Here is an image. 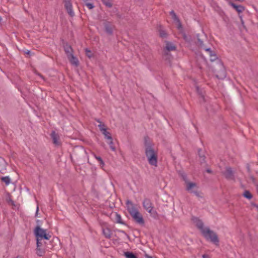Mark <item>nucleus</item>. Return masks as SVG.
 <instances>
[{
	"label": "nucleus",
	"mask_w": 258,
	"mask_h": 258,
	"mask_svg": "<svg viewBox=\"0 0 258 258\" xmlns=\"http://www.w3.org/2000/svg\"><path fill=\"white\" fill-rule=\"evenodd\" d=\"M191 220L206 240H210L216 245H219V240L214 231L211 230L209 227L205 226L203 222L198 218L192 217Z\"/></svg>",
	"instance_id": "nucleus-1"
},
{
	"label": "nucleus",
	"mask_w": 258,
	"mask_h": 258,
	"mask_svg": "<svg viewBox=\"0 0 258 258\" xmlns=\"http://www.w3.org/2000/svg\"><path fill=\"white\" fill-rule=\"evenodd\" d=\"M145 153L149 164L154 167L158 166V151L154 148L153 143L148 140L147 138L145 139Z\"/></svg>",
	"instance_id": "nucleus-2"
},
{
	"label": "nucleus",
	"mask_w": 258,
	"mask_h": 258,
	"mask_svg": "<svg viewBox=\"0 0 258 258\" xmlns=\"http://www.w3.org/2000/svg\"><path fill=\"white\" fill-rule=\"evenodd\" d=\"M126 206L128 212L134 220L141 225L144 224V220L141 214L135 207L133 203L130 201L126 202Z\"/></svg>",
	"instance_id": "nucleus-3"
},
{
	"label": "nucleus",
	"mask_w": 258,
	"mask_h": 258,
	"mask_svg": "<svg viewBox=\"0 0 258 258\" xmlns=\"http://www.w3.org/2000/svg\"><path fill=\"white\" fill-rule=\"evenodd\" d=\"M186 189L189 192L194 194L199 199H202L203 198V193L198 190V186L195 182H187Z\"/></svg>",
	"instance_id": "nucleus-4"
},
{
	"label": "nucleus",
	"mask_w": 258,
	"mask_h": 258,
	"mask_svg": "<svg viewBox=\"0 0 258 258\" xmlns=\"http://www.w3.org/2000/svg\"><path fill=\"white\" fill-rule=\"evenodd\" d=\"M46 230L41 228L39 226H37L34 230V234L37 238L44 239L48 240L51 236L49 234H47Z\"/></svg>",
	"instance_id": "nucleus-5"
},
{
	"label": "nucleus",
	"mask_w": 258,
	"mask_h": 258,
	"mask_svg": "<svg viewBox=\"0 0 258 258\" xmlns=\"http://www.w3.org/2000/svg\"><path fill=\"white\" fill-rule=\"evenodd\" d=\"M222 173L227 180H235L234 173L231 167H226Z\"/></svg>",
	"instance_id": "nucleus-6"
},
{
	"label": "nucleus",
	"mask_w": 258,
	"mask_h": 258,
	"mask_svg": "<svg viewBox=\"0 0 258 258\" xmlns=\"http://www.w3.org/2000/svg\"><path fill=\"white\" fill-rule=\"evenodd\" d=\"M63 2L64 3V7L70 16L73 17L75 15V13L73 10V6L71 0H63Z\"/></svg>",
	"instance_id": "nucleus-7"
},
{
	"label": "nucleus",
	"mask_w": 258,
	"mask_h": 258,
	"mask_svg": "<svg viewBox=\"0 0 258 258\" xmlns=\"http://www.w3.org/2000/svg\"><path fill=\"white\" fill-rule=\"evenodd\" d=\"M143 206L144 208L147 211L152 208H154L153 204L149 199H145L143 201Z\"/></svg>",
	"instance_id": "nucleus-8"
},
{
	"label": "nucleus",
	"mask_w": 258,
	"mask_h": 258,
	"mask_svg": "<svg viewBox=\"0 0 258 258\" xmlns=\"http://www.w3.org/2000/svg\"><path fill=\"white\" fill-rule=\"evenodd\" d=\"M51 138L52 139L53 143L56 146H59L60 144L59 142V137L58 135L55 133V131H52L50 134Z\"/></svg>",
	"instance_id": "nucleus-9"
},
{
	"label": "nucleus",
	"mask_w": 258,
	"mask_h": 258,
	"mask_svg": "<svg viewBox=\"0 0 258 258\" xmlns=\"http://www.w3.org/2000/svg\"><path fill=\"white\" fill-rule=\"evenodd\" d=\"M105 31L108 35H112L113 33L112 26L109 22H105L104 23Z\"/></svg>",
	"instance_id": "nucleus-10"
},
{
	"label": "nucleus",
	"mask_w": 258,
	"mask_h": 258,
	"mask_svg": "<svg viewBox=\"0 0 258 258\" xmlns=\"http://www.w3.org/2000/svg\"><path fill=\"white\" fill-rule=\"evenodd\" d=\"M102 232L105 238L110 239L111 237V231L109 228L102 227Z\"/></svg>",
	"instance_id": "nucleus-11"
},
{
	"label": "nucleus",
	"mask_w": 258,
	"mask_h": 258,
	"mask_svg": "<svg viewBox=\"0 0 258 258\" xmlns=\"http://www.w3.org/2000/svg\"><path fill=\"white\" fill-rule=\"evenodd\" d=\"M64 50L68 57L73 54V50L70 45L66 44L64 46Z\"/></svg>",
	"instance_id": "nucleus-12"
},
{
	"label": "nucleus",
	"mask_w": 258,
	"mask_h": 258,
	"mask_svg": "<svg viewBox=\"0 0 258 258\" xmlns=\"http://www.w3.org/2000/svg\"><path fill=\"white\" fill-rule=\"evenodd\" d=\"M69 60H70L71 63L76 67L78 66L79 65V61L78 58L75 57L74 54L71 55L70 57H68Z\"/></svg>",
	"instance_id": "nucleus-13"
},
{
	"label": "nucleus",
	"mask_w": 258,
	"mask_h": 258,
	"mask_svg": "<svg viewBox=\"0 0 258 258\" xmlns=\"http://www.w3.org/2000/svg\"><path fill=\"white\" fill-rule=\"evenodd\" d=\"M154 208H152L147 212L150 214L151 216L155 219H158L159 218V215L156 211L153 210Z\"/></svg>",
	"instance_id": "nucleus-14"
},
{
	"label": "nucleus",
	"mask_w": 258,
	"mask_h": 258,
	"mask_svg": "<svg viewBox=\"0 0 258 258\" xmlns=\"http://www.w3.org/2000/svg\"><path fill=\"white\" fill-rule=\"evenodd\" d=\"M230 5L239 13L242 12L244 10V8L241 5H236L233 3H231Z\"/></svg>",
	"instance_id": "nucleus-15"
},
{
	"label": "nucleus",
	"mask_w": 258,
	"mask_h": 258,
	"mask_svg": "<svg viewBox=\"0 0 258 258\" xmlns=\"http://www.w3.org/2000/svg\"><path fill=\"white\" fill-rule=\"evenodd\" d=\"M198 43H199V46L201 47V48H202L203 49L205 50V51L208 52H210V53H212V50L211 49V48H207L204 44V42L202 40H201L200 39L198 38Z\"/></svg>",
	"instance_id": "nucleus-16"
},
{
	"label": "nucleus",
	"mask_w": 258,
	"mask_h": 258,
	"mask_svg": "<svg viewBox=\"0 0 258 258\" xmlns=\"http://www.w3.org/2000/svg\"><path fill=\"white\" fill-rule=\"evenodd\" d=\"M198 43H199V46L201 47V48H202L203 49L205 50V51L208 52H210V53H212V50L211 49V48H207L204 44V42L202 40H201L200 39L198 38Z\"/></svg>",
	"instance_id": "nucleus-17"
},
{
	"label": "nucleus",
	"mask_w": 258,
	"mask_h": 258,
	"mask_svg": "<svg viewBox=\"0 0 258 258\" xmlns=\"http://www.w3.org/2000/svg\"><path fill=\"white\" fill-rule=\"evenodd\" d=\"M198 43H199V46L201 47V48H202L203 49L205 50V51L208 52H210V53H212V50L211 49V48H207L204 44V42L202 40H201L200 39L198 38Z\"/></svg>",
	"instance_id": "nucleus-18"
},
{
	"label": "nucleus",
	"mask_w": 258,
	"mask_h": 258,
	"mask_svg": "<svg viewBox=\"0 0 258 258\" xmlns=\"http://www.w3.org/2000/svg\"><path fill=\"white\" fill-rule=\"evenodd\" d=\"M165 48L168 51H174L176 49V46L171 42H166Z\"/></svg>",
	"instance_id": "nucleus-19"
},
{
	"label": "nucleus",
	"mask_w": 258,
	"mask_h": 258,
	"mask_svg": "<svg viewBox=\"0 0 258 258\" xmlns=\"http://www.w3.org/2000/svg\"><path fill=\"white\" fill-rule=\"evenodd\" d=\"M45 253L44 249L41 248L40 247H37L36 248V253L38 256H43Z\"/></svg>",
	"instance_id": "nucleus-20"
},
{
	"label": "nucleus",
	"mask_w": 258,
	"mask_h": 258,
	"mask_svg": "<svg viewBox=\"0 0 258 258\" xmlns=\"http://www.w3.org/2000/svg\"><path fill=\"white\" fill-rule=\"evenodd\" d=\"M102 134L104 135V138L107 140H110L112 138L111 134L107 132V130L102 132Z\"/></svg>",
	"instance_id": "nucleus-21"
},
{
	"label": "nucleus",
	"mask_w": 258,
	"mask_h": 258,
	"mask_svg": "<svg viewBox=\"0 0 258 258\" xmlns=\"http://www.w3.org/2000/svg\"><path fill=\"white\" fill-rule=\"evenodd\" d=\"M102 3L107 7L111 8L112 4L111 0H101Z\"/></svg>",
	"instance_id": "nucleus-22"
},
{
	"label": "nucleus",
	"mask_w": 258,
	"mask_h": 258,
	"mask_svg": "<svg viewBox=\"0 0 258 258\" xmlns=\"http://www.w3.org/2000/svg\"><path fill=\"white\" fill-rule=\"evenodd\" d=\"M160 36L162 38H166L167 36V34L166 32V31L163 29L162 28H160L159 30Z\"/></svg>",
	"instance_id": "nucleus-23"
},
{
	"label": "nucleus",
	"mask_w": 258,
	"mask_h": 258,
	"mask_svg": "<svg viewBox=\"0 0 258 258\" xmlns=\"http://www.w3.org/2000/svg\"><path fill=\"white\" fill-rule=\"evenodd\" d=\"M107 142L108 144V145H109V147H110V148L111 149V150L113 151H115L116 149H115V146L113 145L112 138L110 140H107Z\"/></svg>",
	"instance_id": "nucleus-24"
},
{
	"label": "nucleus",
	"mask_w": 258,
	"mask_h": 258,
	"mask_svg": "<svg viewBox=\"0 0 258 258\" xmlns=\"http://www.w3.org/2000/svg\"><path fill=\"white\" fill-rule=\"evenodd\" d=\"M243 196L244 198L248 199H250L252 197L251 194L248 190H245L243 194Z\"/></svg>",
	"instance_id": "nucleus-25"
},
{
	"label": "nucleus",
	"mask_w": 258,
	"mask_h": 258,
	"mask_svg": "<svg viewBox=\"0 0 258 258\" xmlns=\"http://www.w3.org/2000/svg\"><path fill=\"white\" fill-rule=\"evenodd\" d=\"M115 220H116L117 223H120V224H123V222L122 221L121 217L120 215H119L116 213L115 214Z\"/></svg>",
	"instance_id": "nucleus-26"
},
{
	"label": "nucleus",
	"mask_w": 258,
	"mask_h": 258,
	"mask_svg": "<svg viewBox=\"0 0 258 258\" xmlns=\"http://www.w3.org/2000/svg\"><path fill=\"white\" fill-rule=\"evenodd\" d=\"M124 255L126 258H137V257L133 252H125Z\"/></svg>",
	"instance_id": "nucleus-27"
},
{
	"label": "nucleus",
	"mask_w": 258,
	"mask_h": 258,
	"mask_svg": "<svg viewBox=\"0 0 258 258\" xmlns=\"http://www.w3.org/2000/svg\"><path fill=\"white\" fill-rule=\"evenodd\" d=\"M2 181L5 182L7 185H8L11 181V179L9 176H5L2 177Z\"/></svg>",
	"instance_id": "nucleus-28"
},
{
	"label": "nucleus",
	"mask_w": 258,
	"mask_h": 258,
	"mask_svg": "<svg viewBox=\"0 0 258 258\" xmlns=\"http://www.w3.org/2000/svg\"><path fill=\"white\" fill-rule=\"evenodd\" d=\"M98 126L101 133L106 131V126L103 123L99 124Z\"/></svg>",
	"instance_id": "nucleus-29"
},
{
	"label": "nucleus",
	"mask_w": 258,
	"mask_h": 258,
	"mask_svg": "<svg viewBox=\"0 0 258 258\" xmlns=\"http://www.w3.org/2000/svg\"><path fill=\"white\" fill-rule=\"evenodd\" d=\"M170 14L172 16V18L174 21L176 20H178L179 18H178V17L177 16L176 14H175L173 10L170 11Z\"/></svg>",
	"instance_id": "nucleus-30"
},
{
	"label": "nucleus",
	"mask_w": 258,
	"mask_h": 258,
	"mask_svg": "<svg viewBox=\"0 0 258 258\" xmlns=\"http://www.w3.org/2000/svg\"><path fill=\"white\" fill-rule=\"evenodd\" d=\"M221 68L222 69L221 71V76L220 77H219V75L218 74L217 75V77L219 78H222V77L224 78L226 76L225 71L224 69H223V66L222 64H221Z\"/></svg>",
	"instance_id": "nucleus-31"
},
{
	"label": "nucleus",
	"mask_w": 258,
	"mask_h": 258,
	"mask_svg": "<svg viewBox=\"0 0 258 258\" xmlns=\"http://www.w3.org/2000/svg\"><path fill=\"white\" fill-rule=\"evenodd\" d=\"M95 158L99 162V164L101 166H103L104 165V162L100 157L95 155Z\"/></svg>",
	"instance_id": "nucleus-32"
},
{
	"label": "nucleus",
	"mask_w": 258,
	"mask_h": 258,
	"mask_svg": "<svg viewBox=\"0 0 258 258\" xmlns=\"http://www.w3.org/2000/svg\"><path fill=\"white\" fill-rule=\"evenodd\" d=\"M210 56L211 61H213L217 59L216 55L215 54L214 52L212 51V53L209 52Z\"/></svg>",
	"instance_id": "nucleus-33"
},
{
	"label": "nucleus",
	"mask_w": 258,
	"mask_h": 258,
	"mask_svg": "<svg viewBox=\"0 0 258 258\" xmlns=\"http://www.w3.org/2000/svg\"><path fill=\"white\" fill-rule=\"evenodd\" d=\"M5 164V161L4 159L0 157V171L3 169Z\"/></svg>",
	"instance_id": "nucleus-34"
},
{
	"label": "nucleus",
	"mask_w": 258,
	"mask_h": 258,
	"mask_svg": "<svg viewBox=\"0 0 258 258\" xmlns=\"http://www.w3.org/2000/svg\"><path fill=\"white\" fill-rule=\"evenodd\" d=\"M181 176L182 177L183 180L185 181L186 184L187 183V182H189V181H188L187 176L185 173H182L180 174Z\"/></svg>",
	"instance_id": "nucleus-35"
},
{
	"label": "nucleus",
	"mask_w": 258,
	"mask_h": 258,
	"mask_svg": "<svg viewBox=\"0 0 258 258\" xmlns=\"http://www.w3.org/2000/svg\"><path fill=\"white\" fill-rule=\"evenodd\" d=\"M43 239H41L40 238H37V247H40L42 246L43 244L41 242L42 240Z\"/></svg>",
	"instance_id": "nucleus-36"
},
{
	"label": "nucleus",
	"mask_w": 258,
	"mask_h": 258,
	"mask_svg": "<svg viewBox=\"0 0 258 258\" xmlns=\"http://www.w3.org/2000/svg\"><path fill=\"white\" fill-rule=\"evenodd\" d=\"M85 52H86V55L88 57L91 58L92 57V54L91 51L89 49H88V48H86L85 49Z\"/></svg>",
	"instance_id": "nucleus-37"
},
{
	"label": "nucleus",
	"mask_w": 258,
	"mask_h": 258,
	"mask_svg": "<svg viewBox=\"0 0 258 258\" xmlns=\"http://www.w3.org/2000/svg\"><path fill=\"white\" fill-rule=\"evenodd\" d=\"M175 22L177 23V28L179 30H181L182 29V25H181V23L180 22V21L179 19H178V20H176L175 21Z\"/></svg>",
	"instance_id": "nucleus-38"
},
{
	"label": "nucleus",
	"mask_w": 258,
	"mask_h": 258,
	"mask_svg": "<svg viewBox=\"0 0 258 258\" xmlns=\"http://www.w3.org/2000/svg\"><path fill=\"white\" fill-rule=\"evenodd\" d=\"M85 5L90 10L92 9L94 7L93 4L92 3H86Z\"/></svg>",
	"instance_id": "nucleus-39"
},
{
	"label": "nucleus",
	"mask_w": 258,
	"mask_h": 258,
	"mask_svg": "<svg viewBox=\"0 0 258 258\" xmlns=\"http://www.w3.org/2000/svg\"><path fill=\"white\" fill-rule=\"evenodd\" d=\"M201 150H199V157H200V161L201 163H203V162H205V156L204 155H201L200 152Z\"/></svg>",
	"instance_id": "nucleus-40"
},
{
	"label": "nucleus",
	"mask_w": 258,
	"mask_h": 258,
	"mask_svg": "<svg viewBox=\"0 0 258 258\" xmlns=\"http://www.w3.org/2000/svg\"><path fill=\"white\" fill-rule=\"evenodd\" d=\"M116 231L118 232H120V233H122L123 234H124L125 235H126L127 237H129V236L126 233V232L122 230H120V229H117Z\"/></svg>",
	"instance_id": "nucleus-41"
},
{
	"label": "nucleus",
	"mask_w": 258,
	"mask_h": 258,
	"mask_svg": "<svg viewBox=\"0 0 258 258\" xmlns=\"http://www.w3.org/2000/svg\"><path fill=\"white\" fill-rule=\"evenodd\" d=\"M203 258H209V256L207 254H203L202 255Z\"/></svg>",
	"instance_id": "nucleus-42"
},
{
	"label": "nucleus",
	"mask_w": 258,
	"mask_h": 258,
	"mask_svg": "<svg viewBox=\"0 0 258 258\" xmlns=\"http://www.w3.org/2000/svg\"><path fill=\"white\" fill-rule=\"evenodd\" d=\"M95 120L99 123V124L102 123V122L99 119H95Z\"/></svg>",
	"instance_id": "nucleus-43"
},
{
	"label": "nucleus",
	"mask_w": 258,
	"mask_h": 258,
	"mask_svg": "<svg viewBox=\"0 0 258 258\" xmlns=\"http://www.w3.org/2000/svg\"><path fill=\"white\" fill-rule=\"evenodd\" d=\"M206 171H207V172L208 173H211L212 172L211 170L209 169H207V170H206Z\"/></svg>",
	"instance_id": "nucleus-44"
},
{
	"label": "nucleus",
	"mask_w": 258,
	"mask_h": 258,
	"mask_svg": "<svg viewBox=\"0 0 258 258\" xmlns=\"http://www.w3.org/2000/svg\"><path fill=\"white\" fill-rule=\"evenodd\" d=\"M252 206L258 208V206L255 204H251Z\"/></svg>",
	"instance_id": "nucleus-45"
},
{
	"label": "nucleus",
	"mask_w": 258,
	"mask_h": 258,
	"mask_svg": "<svg viewBox=\"0 0 258 258\" xmlns=\"http://www.w3.org/2000/svg\"><path fill=\"white\" fill-rule=\"evenodd\" d=\"M16 258H23V257L20 256H18Z\"/></svg>",
	"instance_id": "nucleus-46"
},
{
	"label": "nucleus",
	"mask_w": 258,
	"mask_h": 258,
	"mask_svg": "<svg viewBox=\"0 0 258 258\" xmlns=\"http://www.w3.org/2000/svg\"><path fill=\"white\" fill-rule=\"evenodd\" d=\"M38 211V207H37V208L36 214L37 213Z\"/></svg>",
	"instance_id": "nucleus-47"
},
{
	"label": "nucleus",
	"mask_w": 258,
	"mask_h": 258,
	"mask_svg": "<svg viewBox=\"0 0 258 258\" xmlns=\"http://www.w3.org/2000/svg\"><path fill=\"white\" fill-rule=\"evenodd\" d=\"M30 52V51H28L27 52H26V53L29 54Z\"/></svg>",
	"instance_id": "nucleus-48"
},
{
	"label": "nucleus",
	"mask_w": 258,
	"mask_h": 258,
	"mask_svg": "<svg viewBox=\"0 0 258 258\" xmlns=\"http://www.w3.org/2000/svg\"><path fill=\"white\" fill-rule=\"evenodd\" d=\"M2 20V17L0 16V22Z\"/></svg>",
	"instance_id": "nucleus-49"
}]
</instances>
